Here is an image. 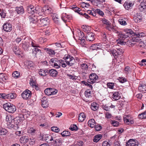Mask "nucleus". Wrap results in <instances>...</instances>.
<instances>
[{
    "label": "nucleus",
    "mask_w": 146,
    "mask_h": 146,
    "mask_svg": "<svg viewBox=\"0 0 146 146\" xmlns=\"http://www.w3.org/2000/svg\"><path fill=\"white\" fill-rule=\"evenodd\" d=\"M3 108L8 112L13 113L16 110V108L15 106L10 103H6L3 105Z\"/></svg>",
    "instance_id": "1"
},
{
    "label": "nucleus",
    "mask_w": 146,
    "mask_h": 146,
    "mask_svg": "<svg viewBox=\"0 0 146 146\" xmlns=\"http://www.w3.org/2000/svg\"><path fill=\"white\" fill-rule=\"evenodd\" d=\"M64 58V59L65 62L69 66H72L74 64L75 59L71 56L68 54Z\"/></svg>",
    "instance_id": "2"
},
{
    "label": "nucleus",
    "mask_w": 146,
    "mask_h": 146,
    "mask_svg": "<svg viewBox=\"0 0 146 146\" xmlns=\"http://www.w3.org/2000/svg\"><path fill=\"white\" fill-rule=\"evenodd\" d=\"M31 92L28 89L24 91L21 94L22 98L25 100H29L31 97Z\"/></svg>",
    "instance_id": "3"
},
{
    "label": "nucleus",
    "mask_w": 146,
    "mask_h": 146,
    "mask_svg": "<svg viewBox=\"0 0 146 146\" xmlns=\"http://www.w3.org/2000/svg\"><path fill=\"white\" fill-rule=\"evenodd\" d=\"M49 19L48 18L40 19L38 21V23L40 27H44L49 24Z\"/></svg>",
    "instance_id": "4"
},
{
    "label": "nucleus",
    "mask_w": 146,
    "mask_h": 146,
    "mask_svg": "<svg viewBox=\"0 0 146 146\" xmlns=\"http://www.w3.org/2000/svg\"><path fill=\"white\" fill-rule=\"evenodd\" d=\"M139 143L135 139H129L126 143V146H138Z\"/></svg>",
    "instance_id": "5"
},
{
    "label": "nucleus",
    "mask_w": 146,
    "mask_h": 146,
    "mask_svg": "<svg viewBox=\"0 0 146 146\" xmlns=\"http://www.w3.org/2000/svg\"><path fill=\"white\" fill-rule=\"evenodd\" d=\"M89 77L90 80V82H89L90 84H93L96 82V81L98 80V75L94 73L91 74L90 75Z\"/></svg>",
    "instance_id": "6"
},
{
    "label": "nucleus",
    "mask_w": 146,
    "mask_h": 146,
    "mask_svg": "<svg viewBox=\"0 0 146 146\" xmlns=\"http://www.w3.org/2000/svg\"><path fill=\"white\" fill-rule=\"evenodd\" d=\"M95 34L91 32H88L86 34V39L87 41L92 42L95 39Z\"/></svg>",
    "instance_id": "7"
},
{
    "label": "nucleus",
    "mask_w": 146,
    "mask_h": 146,
    "mask_svg": "<svg viewBox=\"0 0 146 146\" xmlns=\"http://www.w3.org/2000/svg\"><path fill=\"white\" fill-rule=\"evenodd\" d=\"M127 36L124 34L119 33V44L121 45H125L126 42L125 39Z\"/></svg>",
    "instance_id": "8"
},
{
    "label": "nucleus",
    "mask_w": 146,
    "mask_h": 146,
    "mask_svg": "<svg viewBox=\"0 0 146 146\" xmlns=\"http://www.w3.org/2000/svg\"><path fill=\"white\" fill-rule=\"evenodd\" d=\"M37 9V7L35 8L33 5H30L27 7V12L28 13L33 15L36 13Z\"/></svg>",
    "instance_id": "9"
},
{
    "label": "nucleus",
    "mask_w": 146,
    "mask_h": 146,
    "mask_svg": "<svg viewBox=\"0 0 146 146\" xmlns=\"http://www.w3.org/2000/svg\"><path fill=\"white\" fill-rule=\"evenodd\" d=\"M3 29L5 31L10 32L12 30L11 24L8 22L5 23L3 26Z\"/></svg>",
    "instance_id": "10"
},
{
    "label": "nucleus",
    "mask_w": 146,
    "mask_h": 146,
    "mask_svg": "<svg viewBox=\"0 0 146 146\" xmlns=\"http://www.w3.org/2000/svg\"><path fill=\"white\" fill-rule=\"evenodd\" d=\"M38 16L35 15H32L29 16V18L31 22L33 23H36L37 22H38L39 20L38 18H37Z\"/></svg>",
    "instance_id": "11"
},
{
    "label": "nucleus",
    "mask_w": 146,
    "mask_h": 146,
    "mask_svg": "<svg viewBox=\"0 0 146 146\" xmlns=\"http://www.w3.org/2000/svg\"><path fill=\"white\" fill-rule=\"evenodd\" d=\"M133 19L135 23H139L142 19L141 15L140 13H137L134 14Z\"/></svg>",
    "instance_id": "12"
},
{
    "label": "nucleus",
    "mask_w": 146,
    "mask_h": 146,
    "mask_svg": "<svg viewBox=\"0 0 146 146\" xmlns=\"http://www.w3.org/2000/svg\"><path fill=\"white\" fill-rule=\"evenodd\" d=\"M42 106L44 108H46L48 106V103L47 98L45 97L41 99Z\"/></svg>",
    "instance_id": "13"
},
{
    "label": "nucleus",
    "mask_w": 146,
    "mask_h": 146,
    "mask_svg": "<svg viewBox=\"0 0 146 146\" xmlns=\"http://www.w3.org/2000/svg\"><path fill=\"white\" fill-rule=\"evenodd\" d=\"M15 11L18 14L20 15L23 14L25 12L24 9L22 6L16 7Z\"/></svg>",
    "instance_id": "14"
},
{
    "label": "nucleus",
    "mask_w": 146,
    "mask_h": 146,
    "mask_svg": "<svg viewBox=\"0 0 146 146\" xmlns=\"http://www.w3.org/2000/svg\"><path fill=\"white\" fill-rule=\"evenodd\" d=\"M53 138L54 137L49 134L45 135L42 137L43 139L49 143H51V141L54 139Z\"/></svg>",
    "instance_id": "15"
},
{
    "label": "nucleus",
    "mask_w": 146,
    "mask_h": 146,
    "mask_svg": "<svg viewBox=\"0 0 146 146\" xmlns=\"http://www.w3.org/2000/svg\"><path fill=\"white\" fill-rule=\"evenodd\" d=\"M123 120L125 123L128 125L133 124L134 122L133 120L131 119L129 115H125L123 117Z\"/></svg>",
    "instance_id": "16"
},
{
    "label": "nucleus",
    "mask_w": 146,
    "mask_h": 146,
    "mask_svg": "<svg viewBox=\"0 0 146 146\" xmlns=\"http://www.w3.org/2000/svg\"><path fill=\"white\" fill-rule=\"evenodd\" d=\"M37 130V129L34 127H31L29 128L27 132L33 135L36 134Z\"/></svg>",
    "instance_id": "17"
},
{
    "label": "nucleus",
    "mask_w": 146,
    "mask_h": 146,
    "mask_svg": "<svg viewBox=\"0 0 146 146\" xmlns=\"http://www.w3.org/2000/svg\"><path fill=\"white\" fill-rule=\"evenodd\" d=\"M47 74H49L50 76L53 77H55L57 75L58 72L54 69H53L50 70L48 69V73Z\"/></svg>",
    "instance_id": "18"
},
{
    "label": "nucleus",
    "mask_w": 146,
    "mask_h": 146,
    "mask_svg": "<svg viewBox=\"0 0 146 146\" xmlns=\"http://www.w3.org/2000/svg\"><path fill=\"white\" fill-rule=\"evenodd\" d=\"M138 89L140 92L142 93L146 92V85L144 84H139Z\"/></svg>",
    "instance_id": "19"
},
{
    "label": "nucleus",
    "mask_w": 146,
    "mask_h": 146,
    "mask_svg": "<svg viewBox=\"0 0 146 146\" xmlns=\"http://www.w3.org/2000/svg\"><path fill=\"white\" fill-rule=\"evenodd\" d=\"M33 63L31 61L26 60L24 63V66L26 69L29 68H30L33 66Z\"/></svg>",
    "instance_id": "20"
},
{
    "label": "nucleus",
    "mask_w": 146,
    "mask_h": 146,
    "mask_svg": "<svg viewBox=\"0 0 146 146\" xmlns=\"http://www.w3.org/2000/svg\"><path fill=\"white\" fill-rule=\"evenodd\" d=\"M36 15L38 16H44L45 15V13L44 9L43 8L41 9H36Z\"/></svg>",
    "instance_id": "21"
},
{
    "label": "nucleus",
    "mask_w": 146,
    "mask_h": 146,
    "mask_svg": "<svg viewBox=\"0 0 146 146\" xmlns=\"http://www.w3.org/2000/svg\"><path fill=\"white\" fill-rule=\"evenodd\" d=\"M133 5V2H126L123 5L124 7L127 10L129 9L131 7H132Z\"/></svg>",
    "instance_id": "22"
},
{
    "label": "nucleus",
    "mask_w": 146,
    "mask_h": 146,
    "mask_svg": "<svg viewBox=\"0 0 146 146\" xmlns=\"http://www.w3.org/2000/svg\"><path fill=\"white\" fill-rule=\"evenodd\" d=\"M99 108V105L95 102H93L91 104V109L94 111L97 110Z\"/></svg>",
    "instance_id": "23"
},
{
    "label": "nucleus",
    "mask_w": 146,
    "mask_h": 146,
    "mask_svg": "<svg viewBox=\"0 0 146 146\" xmlns=\"http://www.w3.org/2000/svg\"><path fill=\"white\" fill-rule=\"evenodd\" d=\"M88 125L91 128L94 127L96 125V122L93 119H92L89 120L88 122Z\"/></svg>",
    "instance_id": "24"
},
{
    "label": "nucleus",
    "mask_w": 146,
    "mask_h": 146,
    "mask_svg": "<svg viewBox=\"0 0 146 146\" xmlns=\"http://www.w3.org/2000/svg\"><path fill=\"white\" fill-rule=\"evenodd\" d=\"M38 73L41 76H46L48 73V69H47L45 70L40 69L38 71Z\"/></svg>",
    "instance_id": "25"
},
{
    "label": "nucleus",
    "mask_w": 146,
    "mask_h": 146,
    "mask_svg": "<svg viewBox=\"0 0 146 146\" xmlns=\"http://www.w3.org/2000/svg\"><path fill=\"white\" fill-rule=\"evenodd\" d=\"M86 115L84 113H80L78 117V120L80 122H83L86 118Z\"/></svg>",
    "instance_id": "26"
},
{
    "label": "nucleus",
    "mask_w": 146,
    "mask_h": 146,
    "mask_svg": "<svg viewBox=\"0 0 146 146\" xmlns=\"http://www.w3.org/2000/svg\"><path fill=\"white\" fill-rule=\"evenodd\" d=\"M29 141L27 136H23L20 139V141L21 143H27Z\"/></svg>",
    "instance_id": "27"
},
{
    "label": "nucleus",
    "mask_w": 146,
    "mask_h": 146,
    "mask_svg": "<svg viewBox=\"0 0 146 146\" xmlns=\"http://www.w3.org/2000/svg\"><path fill=\"white\" fill-rule=\"evenodd\" d=\"M7 99H12L15 98L17 97V95L15 93H10L8 94H7L6 96Z\"/></svg>",
    "instance_id": "28"
},
{
    "label": "nucleus",
    "mask_w": 146,
    "mask_h": 146,
    "mask_svg": "<svg viewBox=\"0 0 146 146\" xmlns=\"http://www.w3.org/2000/svg\"><path fill=\"white\" fill-rule=\"evenodd\" d=\"M22 46L23 48L25 50L27 51L29 46V42L26 41L23 42L22 41Z\"/></svg>",
    "instance_id": "29"
},
{
    "label": "nucleus",
    "mask_w": 146,
    "mask_h": 146,
    "mask_svg": "<svg viewBox=\"0 0 146 146\" xmlns=\"http://www.w3.org/2000/svg\"><path fill=\"white\" fill-rule=\"evenodd\" d=\"M45 13L47 14L51 13L52 12L53 10L50 7L47 6H44L43 7Z\"/></svg>",
    "instance_id": "30"
},
{
    "label": "nucleus",
    "mask_w": 146,
    "mask_h": 146,
    "mask_svg": "<svg viewBox=\"0 0 146 146\" xmlns=\"http://www.w3.org/2000/svg\"><path fill=\"white\" fill-rule=\"evenodd\" d=\"M139 9L141 11H143L146 9V3L145 2H142L139 6Z\"/></svg>",
    "instance_id": "31"
},
{
    "label": "nucleus",
    "mask_w": 146,
    "mask_h": 146,
    "mask_svg": "<svg viewBox=\"0 0 146 146\" xmlns=\"http://www.w3.org/2000/svg\"><path fill=\"white\" fill-rule=\"evenodd\" d=\"M7 76L6 75L3 74H0V82L3 83V82H5L7 79Z\"/></svg>",
    "instance_id": "32"
},
{
    "label": "nucleus",
    "mask_w": 146,
    "mask_h": 146,
    "mask_svg": "<svg viewBox=\"0 0 146 146\" xmlns=\"http://www.w3.org/2000/svg\"><path fill=\"white\" fill-rule=\"evenodd\" d=\"M54 139L52 141H53V143L56 145H59L61 144L62 141L60 139H56L54 137Z\"/></svg>",
    "instance_id": "33"
},
{
    "label": "nucleus",
    "mask_w": 146,
    "mask_h": 146,
    "mask_svg": "<svg viewBox=\"0 0 146 146\" xmlns=\"http://www.w3.org/2000/svg\"><path fill=\"white\" fill-rule=\"evenodd\" d=\"M41 53V50L37 48H35L33 49L32 53L34 54L35 55H36L37 54H40Z\"/></svg>",
    "instance_id": "34"
},
{
    "label": "nucleus",
    "mask_w": 146,
    "mask_h": 146,
    "mask_svg": "<svg viewBox=\"0 0 146 146\" xmlns=\"http://www.w3.org/2000/svg\"><path fill=\"white\" fill-rule=\"evenodd\" d=\"M102 136L101 134L97 135L94 137L93 141L95 142H97L102 138Z\"/></svg>",
    "instance_id": "35"
},
{
    "label": "nucleus",
    "mask_w": 146,
    "mask_h": 146,
    "mask_svg": "<svg viewBox=\"0 0 146 146\" xmlns=\"http://www.w3.org/2000/svg\"><path fill=\"white\" fill-rule=\"evenodd\" d=\"M13 50L16 54H20L21 53L20 49L17 46H15L13 48Z\"/></svg>",
    "instance_id": "36"
},
{
    "label": "nucleus",
    "mask_w": 146,
    "mask_h": 146,
    "mask_svg": "<svg viewBox=\"0 0 146 146\" xmlns=\"http://www.w3.org/2000/svg\"><path fill=\"white\" fill-rule=\"evenodd\" d=\"M124 51L121 49L119 48V56H121L120 59H119V60L122 62H124V56L122 55Z\"/></svg>",
    "instance_id": "37"
},
{
    "label": "nucleus",
    "mask_w": 146,
    "mask_h": 146,
    "mask_svg": "<svg viewBox=\"0 0 146 146\" xmlns=\"http://www.w3.org/2000/svg\"><path fill=\"white\" fill-rule=\"evenodd\" d=\"M14 118L11 115H7L6 116V120L7 121V123L9 122H12L14 121Z\"/></svg>",
    "instance_id": "38"
},
{
    "label": "nucleus",
    "mask_w": 146,
    "mask_h": 146,
    "mask_svg": "<svg viewBox=\"0 0 146 146\" xmlns=\"http://www.w3.org/2000/svg\"><path fill=\"white\" fill-rule=\"evenodd\" d=\"M7 127L9 129H11L15 127V124L13 121L7 123Z\"/></svg>",
    "instance_id": "39"
},
{
    "label": "nucleus",
    "mask_w": 146,
    "mask_h": 146,
    "mask_svg": "<svg viewBox=\"0 0 146 146\" xmlns=\"http://www.w3.org/2000/svg\"><path fill=\"white\" fill-rule=\"evenodd\" d=\"M8 132V131L5 128L0 129V135H3L7 134Z\"/></svg>",
    "instance_id": "40"
},
{
    "label": "nucleus",
    "mask_w": 146,
    "mask_h": 146,
    "mask_svg": "<svg viewBox=\"0 0 146 146\" xmlns=\"http://www.w3.org/2000/svg\"><path fill=\"white\" fill-rule=\"evenodd\" d=\"M31 46L33 47H40L39 45L37 43V42L35 41L34 40L31 39Z\"/></svg>",
    "instance_id": "41"
},
{
    "label": "nucleus",
    "mask_w": 146,
    "mask_h": 146,
    "mask_svg": "<svg viewBox=\"0 0 146 146\" xmlns=\"http://www.w3.org/2000/svg\"><path fill=\"white\" fill-rule=\"evenodd\" d=\"M124 19H123L121 17H119V23L122 25H127V23L126 21H125Z\"/></svg>",
    "instance_id": "42"
},
{
    "label": "nucleus",
    "mask_w": 146,
    "mask_h": 146,
    "mask_svg": "<svg viewBox=\"0 0 146 146\" xmlns=\"http://www.w3.org/2000/svg\"><path fill=\"white\" fill-rule=\"evenodd\" d=\"M13 122L17 126L21 122V119L19 117H16L15 118H14Z\"/></svg>",
    "instance_id": "43"
},
{
    "label": "nucleus",
    "mask_w": 146,
    "mask_h": 146,
    "mask_svg": "<svg viewBox=\"0 0 146 146\" xmlns=\"http://www.w3.org/2000/svg\"><path fill=\"white\" fill-rule=\"evenodd\" d=\"M12 75L14 78H17L19 77L20 73L18 71H15L12 73Z\"/></svg>",
    "instance_id": "44"
},
{
    "label": "nucleus",
    "mask_w": 146,
    "mask_h": 146,
    "mask_svg": "<svg viewBox=\"0 0 146 146\" xmlns=\"http://www.w3.org/2000/svg\"><path fill=\"white\" fill-rule=\"evenodd\" d=\"M62 137L68 136L70 135V133L67 131H64L61 133Z\"/></svg>",
    "instance_id": "45"
},
{
    "label": "nucleus",
    "mask_w": 146,
    "mask_h": 146,
    "mask_svg": "<svg viewBox=\"0 0 146 146\" xmlns=\"http://www.w3.org/2000/svg\"><path fill=\"white\" fill-rule=\"evenodd\" d=\"M65 62V61H64L63 60H59V63H60L61 64L60 66H62L63 68L66 67L67 65L66 63Z\"/></svg>",
    "instance_id": "46"
},
{
    "label": "nucleus",
    "mask_w": 146,
    "mask_h": 146,
    "mask_svg": "<svg viewBox=\"0 0 146 146\" xmlns=\"http://www.w3.org/2000/svg\"><path fill=\"white\" fill-rule=\"evenodd\" d=\"M44 50L46 51H48V53L50 55H54L55 54L54 51L51 49L48 48H45Z\"/></svg>",
    "instance_id": "47"
},
{
    "label": "nucleus",
    "mask_w": 146,
    "mask_h": 146,
    "mask_svg": "<svg viewBox=\"0 0 146 146\" xmlns=\"http://www.w3.org/2000/svg\"><path fill=\"white\" fill-rule=\"evenodd\" d=\"M81 68L83 70H86L88 68V66L87 64L86 63H82L80 64Z\"/></svg>",
    "instance_id": "48"
},
{
    "label": "nucleus",
    "mask_w": 146,
    "mask_h": 146,
    "mask_svg": "<svg viewBox=\"0 0 146 146\" xmlns=\"http://www.w3.org/2000/svg\"><path fill=\"white\" fill-rule=\"evenodd\" d=\"M113 106L111 105L110 106H108L107 105H103L102 106V107L104 110L106 111H109L110 110V108H112L113 107Z\"/></svg>",
    "instance_id": "49"
},
{
    "label": "nucleus",
    "mask_w": 146,
    "mask_h": 146,
    "mask_svg": "<svg viewBox=\"0 0 146 146\" xmlns=\"http://www.w3.org/2000/svg\"><path fill=\"white\" fill-rule=\"evenodd\" d=\"M85 96L86 98L91 97V92L89 90H86L85 92Z\"/></svg>",
    "instance_id": "50"
},
{
    "label": "nucleus",
    "mask_w": 146,
    "mask_h": 146,
    "mask_svg": "<svg viewBox=\"0 0 146 146\" xmlns=\"http://www.w3.org/2000/svg\"><path fill=\"white\" fill-rule=\"evenodd\" d=\"M69 129L72 131H76L78 129V128L76 125L74 124L70 126Z\"/></svg>",
    "instance_id": "51"
},
{
    "label": "nucleus",
    "mask_w": 146,
    "mask_h": 146,
    "mask_svg": "<svg viewBox=\"0 0 146 146\" xmlns=\"http://www.w3.org/2000/svg\"><path fill=\"white\" fill-rule=\"evenodd\" d=\"M61 18L63 21H64L65 23H66L67 22H68V18H67L66 17V14H63Z\"/></svg>",
    "instance_id": "52"
},
{
    "label": "nucleus",
    "mask_w": 146,
    "mask_h": 146,
    "mask_svg": "<svg viewBox=\"0 0 146 146\" xmlns=\"http://www.w3.org/2000/svg\"><path fill=\"white\" fill-rule=\"evenodd\" d=\"M58 60L56 58H51L49 61L50 63L52 65H53L54 63L56 62H58Z\"/></svg>",
    "instance_id": "53"
},
{
    "label": "nucleus",
    "mask_w": 146,
    "mask_h": 146,
    "mask_svg": "<svg viewBox=\"0 0 146 146\" xmlns=\"http://www.w3.org/2000/svg\"><path fill=\"white\" fill-rule=\"evenodd\" d=\"M111 143V142L109 141H104L102 143V146H110Z\"/></svg>",
    "instance_id": "54"
},
{
    "label": "nucleus",
    "mask_w": 146,
    "mask_h": 146,
    "mask_svg": "<svg viewBox=\"0 0 146 146\" xmlns=\"http://www.w3.org/2000/svg\"><path fill=\"white\" fill-rule=\"evenodd\" d=\"M127 33L133 36L136 35V32H134L131 29H128L127 31Z\"/></svg>",
    "instance_id": "55"
},
{
    "label": "nucleus",
    "mask_w": 146,
    "mask_h": 146,
    "mask_svg": "<svg viewBox=\"0 0 146 146\" xmlns=\"http://www.w3.org/2000/svg\"><path fill=\"white\" fill-rule=\"evenodd\" d=\"M145 36V34L144 33H139L138 32V31H137L136 32V36H138L140 38L142 37H143Z\"/></svg>",
    "instance_id": "56"
},
{
    "label": "nucleus",
    "mask_w": 146,
    "mask_h": 146,
    "mask_svg": "<svg viewBox=\"0 0 146 146\" xmlns=\"http://www.w3.org/2000/svg\"><path fill=\"white\" fill-rule=\"evenodd\" d=\"M136 37H134L133 38V41L136 42H142L141 40L138 36H136Z\"/></svg>",
    "instance_id": "57"
},
{
    "label": "nucleus",
    "mask_w": 146,
    "mask_h": 146,
    "mask_svg": "<svg viewBox=\"0 0 146 146\" xmlns=\"http://www.w3.org/2000/svg\"><path fill=\"white\" fill-rule=\"evenodd\" d=\"M51 130L52 131L56 133H58L60 131V129L56 127H52L51 128Z\"/></svg>",
    "instance_id": "58"
},
{
    "label": "nucleus",
    "mask_w": 146,
    "mask_h": 146,
    "mask_svg": "<svg viewBox=\"0 0 146 146\" xmlns=\"http://www.w3.org/2000/svg\"><path fill=\"white\" fill-rule=\"evenodd\" d=\"M51 88H47L44 91L45 94L48 96L50 95V92Z\"/></svg>",
    "instance_id": "59"
},
{
    "label": "nucleus",
    "mask_w": 146,
    "mask_h": 146,
    "mask_svg": "<svg viewBox=\"0 0 146 146\" xmlns=\"http://www.w3.org/2000/svg\"><path fill=\"white\" fill-rule=\"evenodd\" d=\"M67 76L70 79H72L73 80H76V78H75L77 77L75 76L69 74H67Z\"/></svg>",
    "instance_id": "60"
},
{
    "label": "nucleus",
    "mask_w": 146,
    "mask_h": 146,
    "mask_svg": "<svg viewBox=\"0 0 146 146\" xmlns=\"http://www.w3.org/2000/svg\"><path fill=\"white\" fill-rule=\"evenodd\" d=\"M50 95L56 94L58 92V90L56 89L51 88L50 92Z\"/></svg>",
    "instance_id": "61"
},
{
    "label": "nucleus",
    "mask_w": 146,
    "mask_h": 146,
    "mask_svg": "<svg viewBox=\"0 0 146 146\" xmlns=\"http://www.w3.org/2000/svg\"><path fill=\"white\" fill-rule=\"evenodd\" d=\"M94 127L96 130L98 131H100L102 128V126L99 125H96Z\"/></svg>",
    "instance_id": "62"
},
{
    "label": "nucleus",
    "mask_w": 146,
    "mask_h": 146,
    "mask_svg": "<svg viewBox=\"0 0 146 146\" xmlns=\"http://www.w3.org/2000/svg\"><path fill=\"white\" fill-rule=\"evenodd\" d=\"M102 22L104 24H106L107 25H110L111 24L110 22L108 20L105 19H102Z\"/></svg>",
    "instance_id": "63"
},
{
    "label": "nucleus",
    "mask_w": 146,
    "mask_h": 146,
    "mask_svg": "<svg viewBox=\"0 0 146 146\" xmlns=\"http://www.w3.org/2000/svg\"><path fill=\"white\" fill-rule=\"evenodd\" d=\"M29 143L30 145H34L35 142V138H30L29 139Z\"/></svg>",
    "instance_id": "64"
}]
</instances>
